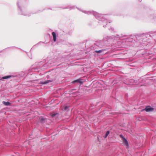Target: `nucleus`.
Masks as SVG:
<instances>
[{
    "mask_svg": "<svg viewBox=\"0 0 156 156\" xmlns=\"http://www.w3.org/2000/svg\"><path fill=\"white\" fill-rule=\"evenodd\" d=\"M120 137L122 138V140L124 143H125V145L127 147H128L129 144L128 142L126 139L121 134L119 135Z\"/></svg>",
    "mask_w": 156,
    "mask_h": 156,
    "instance_id": "nucleus-1",
    "label": "nucleus"
},
{
    "mask_svg": "<svg viewBox=\"0 0 156 156\" xmlns=\"http://www.w3.org/2000/svg\"><path fill=\"white\" fill-rule=\"evenodd\" d=\"M55 77H54L53 78H51V80H45L44 81H42L41 82V83L42 84H46L49 82H51L53 81L55 79Z\"/></svg>",
    "mask_w": 156,
    "mask_h": 156,
    "instance_id": "nucleus-2",
    "label": "nucleus"
},
{
    "mask_svg": "<svg viewBox=\"0 0 156 156\" xmlns=\"http://www.w3.org/2000/svg\"><path fill=\"white\" fill-rule=\"evenodd\" d=\"M153 108H151L150 106H147L144 109V110H145L147 112L152 111H153Z\"/></svg>",
    "mask_w": 156,
    "mask_h": 156,
    "instance_id": "nucleus-3",
    "label": "nucleus"
},
{
    "mask_svg": "<svg viewBox=\"0 0 156 156\" xmlns=\"http://www.w3.org/2000/svg\"><path fill=\"white\" fill-rule=\"evenodd\" d=\"M83 80L81 79H78L73 81V83L77 82L80 83L81 84L83 83Z\"/></svg>",
    "mask_w": 156,
    "mask_h": 156,
    "instance_id": "nucleus-4",
    "label": "nucleus"
},
{
    "mask_svg": "<svg viewBox=\"0 0 156 156\" xmlns=\"http://www.w3.org/2000/svg\"><path fill=\"white\" fill-rule=\"evenodd\" d=\"M52 35L53 37V40L54 42L56 41V34L55 32H53L52 33Z\"/></svg>",
    "mask_w": 156,
    "mask_h": 156,
    "instance_id": "nucleus-5",
    "label": "nucleus"
},
{
    "mask_svg": "<svg viewBox=\"0 0 156 156\" xmlns=\"http://www.w3.org/2000/svg\"><path fill=\"white\" fill-rule=\"evenodd\" d=\"M12 76L11 75H9L6 76H5L2 77V79H6L10 78Z\"/></svg>",
    "mask_w": 156,
    "mask_h": 156,
    "instance_id": "nucleus-6",
    "label": "nucleus"
},
{
    "mask_svg": "<svg viewBox=\"0 0 156 156\" xmlns=\"http://www.w3.org/2000/svg\"><path fill=\"white\" fill-rule=\"evenodd\" d=\"M3 103L5 105H10V103L9 102L3 101Z\"/></svg>",
    "mask_w": 156,
    "mask_h": 156,
    "instance_id": "nucleus-7",
    "label": "nucleus"
},
{
    "mask_svg": "<svg viewBox=\"0 0 156 156\" xmlns=\"http://www.w3.org/2000/svg\"><path fill=\"white\" fill-rule=\"evenodd\" d=\"M109 131H107L105 133V136L104 137V138H106L107 137V136H108V135L109 134Z\"/></svg>",
    "mask_w": 156,
    "mask_h": 156,
    "instance_id": "nucleus-8",
    "label": "nucleus"
},
{
    "mask_svg": "<svg viewBox=\"0 0 156 156\" xmlns=\"http://www.w3.org/2000/svg\"><path fill=\"white\" fill-rule=\"evenodd\" d=\"M57 114V113H52L51 114V116L52 117H54Z\"/></svg>",
    "mask_w": 156,
    "mask_h": 156,
    "instance_id": "nucleus-9",
    "label": "nucleus"
},
{
    "mask_svg": "<svg viewBox=\"0 0 156 156\" xmlns=\"http://www.w3.org/2000/svg\"><path fill=\"white\" fill-rule=\"evenodd\" d=\"M63 107H64V110L65 111H66L67 110V109L68 108V107L67 106H63Z\"/></svg>",
    "mask_w": 156,
    "mask_h": 156,
    "instance_id": "nucleus-10",
    "label": "nucleus"
},
{
    "mask_svg": "<svg viewBox=\"0 0 156 156\" xmlns=\"http://www.w3.org/2000/svg\"><path fill=\"white\" fill-rule=\"evenodd\" d=\"M103 51V50H98V51L96 50V51H95V52H96L97 53H100V52H102Z\"/></svg>",
    "mask_w": 156,
    "mask_h": 156,
    "instance_id": "nucleus-11",
    "label": "nucleus"
}]
</instances>
